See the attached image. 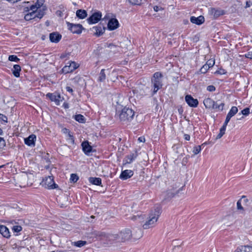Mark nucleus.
I'll list each match as a JSON object with an SVG mask.
<instances>
[{"instance_id": "obj_1", "label": "nucleus", "mask_w": 252, "mask_h": 252, "mask_svg": "<svg viewBox=\"0 0 252 252\" xmlns=\"http://www.w3.org/2000/svg\"><path fill=\"white\" fill-rule=\"evenodd\" d=\"M142 236L141 230L137 229L135 234L132 233L129 229H125L118 233H107L104 232H97L95 237L99 240L102 241L108 245H115L122 243L130 241L131 239L134 240L140 239Z\"/></svg>"}, {"instance_id": "obj_2", "label": "nucleus", "mask_w": 252, "mask_h": 252, "mask_svg": "<svg viewBox=\"0 0 252 252\" xmlns=\"http://www.w3.org/2000/svg\"><path fill=\"white\" fill-rule=\"evenodd\" d=\"M160 213L159 209H155L154 212L150 215L149 219L143 225V228L147 229L154 227L158 219Z\"/></svg>"}, {"instance_id": "obj_3", "label": "nucleus", "mask_w": 252, "mask_h": 252, "mask_svg": "<svg viewBox=\"0 0 252 252\" xmlns=\"http://www.w3.org/2000/svg\"><path fill=\"white\" fill-rule=\"evenodd\" d=\"M134 115V111L129 107H125L119 114V119L121 122H127L130 121Z\"/></svg>"}, {"instance_id": "obj_4", "label": "nucleus", "mask_w": 252, "mask_h": 252, "mask_svg": "<svg viewBox=\"0 0 252 252\" xmlns=\"http://www.w3.org/2000/svg\"><path fill=\"white\" fill-rule=\"evenodd\" d=\"M162 75L159 72H157L154 73L152 79V83L154 88L153 91L154 94L156 93L157 91L162 87Z\"/></svg>"}, {"instance_id": "obj_5", "label": "nucleus", "mask_w": 252, "mask_h": 252, "mask_svg": "<svg viewBox=\"0 0 252 252\" xmlns=\"http://www.w3.org/2000/svg\"><path fill=\"white\" fill-rule=\"evenodd\" d=\"M242 203H243L245 208L246 207H250V208H252V200H249L245 196H243L237 203V209L241 211L242 213L244 211V208L242 206Z\"/></svg>"}, {"instance_id": "obj_6", "label": "nucleus", "mask_w": 252, "mask_h": 252, "mask_svg": "<svg viewBox=\"0 0 252 252\" xmlns=\"http://www.w3.org/2000/svg\"><path fill=\"white\" fill-rule=\"evenodd\" d=\"M68 29L73 33H81L82 31L83 27L80 24H73L69 22H66Z\"/></svg>"}, {"instance_id": "obj_7", "label": "nucleus", "mask_w": 252, "mask_h": 252, "mask_svg": "<svg viewBox=\"0 0 252 252\" xmlns=\"http://www.w3.org/2000/svg\"><path fill=\"white\" fill-rule=\"evenodd\" d=\"M67 64V65L64 66L62 69V72L65 74L73 71L79 66L74 62H68Z\"/></svg>"}, {"instance_id": "obj_8", "label": "nucleus", "mask_w": 252, "mask_h": 252, "mask_svg": "<svg viewBox=\"0 0 252 252\" xmlns=\"http://www.w3.org/2000/svg\"><path fill=\"white\" fill-rule=\"evenodd\" d=\"M46 96L48 97L52 101H54L57 105H59L60 102L62 101L63 98L61 97L60 94L58 93H48Z\"/></svg>"}, {"instance_id": "obj_9", "label": "nucleus", "mask_w": 252, "mask_h": 252, "mask_svg": "<svg viewBox=\"0 0 252 252\" xmlns=\"http://www.w3.org/2000/svg\"><path fill=\"white\" fill-rule=\"evenodd\" d=\"M101 18V13L99 12L94 13L87 20L88 23L90 24L97 23Z\"/></svg>"}, {"instance_id": "obj_10", "label": "nucleus", "mask_w": 252, "mask_h": 252, "mask_svg": "<svg viewBox=\"0 0 252 252\" xmlns=\"http://www.w3.org/2000/svg\"><path fill=\"white\" fill-rule=\"evenodd\" d=\"M44 185L46 188L50 189L56 188V184L55 183L53 176H48L43 181Z\"/></svg>"}, {"instance_id": "obj_11", "label": "nucleus", "mask_w": 252, "mask_h": 252, "mask_svg": "<svg viewBox=\"0 0 252 252\" xmlns=\"http://www.w3.org/2000/svg\"><path fill=\"white\" fill-rule=\"evenodd\" d=\"M185 100L188 104L190 107H196L198 104V100L193 98L190 95H187L185 96Z\"/></svg>"}, {"instance_id": "obj_12", "label": "nucleus", "mask_w": 252, "mask_h": 252, "mask_svg": "<svg viewBox=\"0 0 252 252\" xmlns=\"http://www.w3.org/2000/svg\"><path fill=\"white\" fill-rule=\"evenodd\" d=\"M209 13L213 16L215 18H217L219 16L223 15L225 12L223 10L220 9H217L215 8H211L209 10Z\"/></svg>"}, {"instance_id": "obj_13", "label": "nucleus", "mask_w": 252, "mask_h": 252, "mask_svg": "<svg viewBox=\"0 0 252 252\" xmlns=\"http://www.w3.org/2000/svg\"><path fill=\"white\" fill-rule=\"evenodd\" d=\"M176 187L175 188L173 187L172 189H169L167 190V195L168 198H172L177 195L181 190H182L183 187L176 189Z\"/></svg>"}, {"instance_id": "obj_14", "label": "nucleus", "mask_w": 252, "mask_h": 252, "mask_svg": "<svg viewBox=\"0 0 252 252\" xmlns=\"http://www.w3.org/2000/svg\"><path fill=\"white\" fill-rule=\"evenodd\" d=\"M203 103L207 109H215L216 103L210 98H205L203 101Z\"/></svg>"}, {"instance_id": "obj_15", "label": "nucleus", "mask_w": 252, "mask_h": 252, "mask_svg": "<svg viewBox=\"0 0 252 252\" xmlns=\"http://www.w3.org/2000/svg\"><path fill=\"white\" fill-rule=\"evenodd\" d=\"M107 26L108 29L111 31L115 30L119 26V22L116 19L112 18L109 21Z\"/></svg>"}, {"instance_id": "obj_16", "label": "nucleus", "mask_w": 252, "mask_h": 252, "mask_svg": "<svg viewBox=\"0 0 252 252\" xmlns=\"http://www.w3.org/2000/svg\"><path fill=\"white\" fill-rule=\"evenodd\" d=\"M133 175V171L131 170H125L122 172L120 178L122 180H126L131 177H132Z\"/></svg>"}, {"instance_id": "obj_17", "label": "nucleus", "mask_w": 252, "mask_h": 252, "mask_svg": "<svg viewBox=\"0 0 252 252\" xmlns=\"http://www.w3.org/2000/svg\"><path fill=\"white\" fill-rule=\"evenodd\" d=\"M35 139L36 136L35 135H30L28 138H25V143L30 146H34Z\"/></svg>"}, {"instance_id": "obj_18", "label": "nucleus", "mask_w": 252, "mask_h": 252, "mask_svg": "<svg viewBox=\"0 0 252 252\" xmlns=\"http://www.w3.org/2000/svg\"><path fill=\"white\" fill-rule=\"evenodd\" d=\"M190 21L193 24L200 25L204 22L205 19L204 17L202 16H200L198 17L191 16L190 18Z\"/></svg>"}, {"instance_id": "obj_19", "label": "nucleus", "mask_w": 252, "mask_h": 252, "mask_svg": "<svg viewBox=\"0 0 252 252\" xmlns=\"http://www.w3.org/2000/svg\"><path fill=\"white\" fill-rule=\"evenodd\" d=\"M93 30L94 31V34L95 35L100 36L104 32L105 28L104 27L99 25L97 26L94 27Z\"/></svg>"}, {"instance_id": "obj_20", "label": "nucleus", "mask_w": 252, "mask_h": 252, "mask_svg": "<svg viewBox=\"0 0 252 252\" xmlns=\"http://www.w3.org/2000/svg\"><path fill=\"white\" fill-rule=\"evenodd\" d=\"M234 252H252V247L250 246H240Z\"/></svg>"}, {"instance_id": "obj_21", "label": "nucleus", "mask_w": 252, "mask_h": 252, "mask_svg": "<svg viewBox=\"0 0 252 252\" xmlns=\"http://www.w3.org/2000/svg\"><path fill=\"white\" fill-rule=\"evenodd\" d=\"M50 39L52 42H58L61 39L62 35L56 32H53L50 34Z\"/></svg>"}, {"instance_id": "obj_22", "label": "nucleus", "mask_w": 252, "mask_h": 252, "mask_svg": "<svg viewBox=\"0 0 252 252\" xmlns=\"http://www.w3.org/2000/svg\"><path fill=\"white\" fill-rule=\"evenodd\" d=\"M0 233L4 237H10L8 229L4 225H0Z\"/></svg>"}, {"instance_id": "obj_23", "label": "nucleus", "mask_w": 252, "mask_h": 252, "mask_svg": "<svg viewBox=\"0 0 252 252\" xmlns=\"http://www.w3.org/2000/svg\"><path fill=\"white\" fill-rule=\"evenodd\" d=\"M82 146L83 151L86 154L92 151V147L89 145L88 141L83 142L82 143Z\"/></svg>"}, {"instance_id": "obj_24", "label": "nucleus", "mask_w": 252, "mask_h": 252, "mask_svg": "<svg viewBox=\"0 0 252 252\" xmlns=\"http://www.w3.org/2000/svg\"><path fill=\"white\" fill-rule=\"evenodd\" d=\"M21 70V66L18 64H15L13 66L12 73L16 77L20 76V72Z\"/></svg>"}, {"instance_id": "obj_25", "label": "nucleus", "mask_w": 252, "mask_h": 252, "mask_svg": "<svg viewBox=\"0 0 252 252\" xmlns=\"http://www.w3.org/2000/svg\"><path fill=\"white\" fill-rule=\"evenodd\" d=\"M76 16L80 19H84L87 16V12L85 10L79 9L76 11Z\"/></svg>"}, {"instance_id": "obj_26", "label": "nucleus", "mask_w": 252, "mask_h": 252, "mask_svg": "<svg viewBox=\"0 0 252 252\" xmlns=\"http://www.w3.org/2000/svg\"><path fill=\"white\" fill-rule=\"evenodd\" d=\"M89 180L90 183L95 185L100 186L101 184V179L100 178L90 177Z\"/></svg>"}, {"instance_id": "obj_27", "label": "nucleus", "mask_w": 252, "mask_h": 252, "mask_svg": "<svg viewBox=\"0 0 252 252\" xmlns=\"http://www.w3.org/2000/svg\"><path fill=\"white\" fill-rule=\"evenodd\" d=\"M26 21H29L31 20H35V12H32L31 13L27 14L24 17Z\"/></svg>"}, {"instance_id": "obj_28", "label": "nucleus", "mask_w": 252, "mask_h": 252, "mask_svg": "<svg viewBox=\"0 0 252 252\" xmlns=\"http://www.w3.org/2000/svg\"><path fill=\"white\" fill-rule=\"evenodd\" d=\"M136 158L134 154L127 156L125 159V163H130Z\"/></svg>"}, {"instance_id": "obj_29", "label": "nucleus", "mask_w": 252, "mask_h": 252, "mask_svg": "<svg viewBox=\"0 0 252 252\" xmlns=\"http://www.w3.org/2000/svg\"><path fill=\"white\" fill-rule=\"evenodd\" d=\"M106 79V74L105 73V69H102L101 70L98 78V81L99 82H103Z\"/></svg>"}, {"instance_id": "obj_30", "label": "nucleus", "mask_w": 252, "mask_h": 252, "mask_svg": "<svg viewBox=\"0 0 252 252\" xmlns=\"http://www.w3.org/2000/svg\"><path fill=\"white\" fill-rule=\"evenodd\" d=\"M45 9H43L39 10L37 13L35 12V21H36V19H40L43 17L45 14Z\"/></svg>"}, {"instance_id": "obj_31", "label": "nucleus", "mask_w": 252, "mask_h": 252, "mask_svg": "<svg viewBox=\"0 0 252 252\" xmlns=\"http://www.w3.org/2000/svg\"><path fill=\"white\" fill-rule=\"evenodd\" d=\"M238 112V108L235 106H233L231 107L230 110L228 113V115L232 117L234 116Z\"/></svg>"}, {"instance_id": "obj_32", "label": "nucleus", "mask_w": 252, "mask_h": 252, "mask_svg": "<svg viewBox=\"0 0 252 252\" xmlns=\"http://www.w3.org/2000/svg\"><path fill=\"white\" fill-rule=\"evenodd\" d=\"M86 241L80 240L74 242L73 245L77 247H82L86 245Z\"/></svg>"}, {"instance_id": "obj_33", "label": "nucleus", "mask_w": 252, "mask_h": 252, "mask_svg": "<svg viewBox=\"0 0 252 252\" xmlns=\"http://www.w3.org/2000/svg\"><path fill=\"white\" fill-rule=\"evenodd\" d=\"M225 129L226 127L223 126L220 128V133L216 137V139L220 138L224 134Z\"/></svg>"}, {"instance_id": "obj_34", "label": "nucleus", "mask_w": 252, "mask_h": 252, "mask_svg": "<svg viewBox=\"0 0 252 252\" xmlns=\"http://www.w3.org/2000/svg\"><path fill=\"white\" fill-rule=\"evenodd\" d=\"M75 119L79 123H84V117L81 114L76 115L75 116Z\"/></svg>"}, {"instance_id": "obj_35", "label": "nucleus", "mask_w": 252, "mask_h": 252, "mask_svg": "<svg viewBox=\"0 0 252 252\" xmlns=\"http://www.w3.org/2000/svg\"><path fill=\"white\" fill-rule=\"evenodd\" d=\"M201 150V146H195L193 148V153L194 155H197L200 152Z\"/></svg>"}, {"instance_id": "obj_36", "label": "nucleus", "mask_w": 252, "mask_h": 252, "mask_svg": "<svg viewBox=\"0 0 252 252\" xmlns=\"http://www.w3.org/2000/svg\"><path fill=\"white\" fill-rule=\"evenodd\" d=\"M8 60L10 61L18 62L20 59L17 58L15 55H10L8 57Z\"/></svg>"}, {"instance_id": "obj_37", "label": "nucleus", "mask_w": 252, "mask_h": 252, "mask_svg": "<svg viewBox=\"0 0 252 252\" xmlns=\"http://www.w3.org/2000/svg\"><path fill=\"white\" fill-rule=\"evenodd\" d=\"M209 69L207 65L205 64L200 68L199 72L201 73H205Z\"/></svg>"}, {"instance_id": "obj_38", "label": "nucleus", "mask_w": 252, "mask_h": 252, "mask_svg": "<svg viewBox=\"0 0 252 252\" xmlns=\"http://www.w3.org/2000/svg\"><path fill=\"white\" fill-rule=\"evenodd\" d=\"M78 180V177L75 174H72L70 176V180L74 183L76 182Z\"/></svg>"}, {"instance_id": "obj_39", "label": "nucleus", "mask_w": 252, "mask_h": 252, "mask_svg": "<svg viewBox=\"0 0 252 252\" xmlns=\"http://www.w3.org/2000/svg\"><path fill=\"white\" fill-rule=\"evenodd\" d=\"M128 1L133 5H140L141 3V0H128Z\"/></svg>"}, {"instance_id": "obj_40", "label": "nucleus", "mask_w": 252, "mask_h": 252, "mask_svg": "<svg viewBox=\"0 0 252 252\" xmlns=\"http://www.w3.org/2000/svg\"><path fill=\"white\" fill-rule=\"evenodd\" d=\"M214 64H215V61L210 60L207 61V62L205 64L207 65L208 66V67L210 68V67H213V65H214Z\"/></svg>"}, {"instance_id": "obj_41", "label": "nucleus", "mask_w": 252, "mask_h": 252, "mask_svg": "<svg viewBox=\"0 0 252 252\" xmlns=\"http://www.w3.org/2000/svg\"><path fill=\"white\" fill-rule=\"evenodd\" d=\"M12 229L14 232H19L22 230V227L18 225L14 226Z\"/></svg>"}, {"instance_id": "obj_42", "label": "nucleus", "mask_w": 252, "mask_h": 252, "mask_svg": "<svg viewBox=\"0 0 252 252\" xmlns=\"http://www.w3.org/2000/svg\"><path fill=\"white\" fill-rule=\"evenodd\" d=\"M224 105V104L223 103H221L220 105H217L216 104H215V109H218L219 110L222 111L223 109Z\"/></svg>"}, {"instance_id": "obj_43", "label": "nucleus", "mask_w": 252, "mask_h": 252, "mask_svg": "<svg viewBox=\"0 0 252 252\" xmlns=\"http://www.w3.org/2000/svg\"><path fill=\"white\" fill-rule=\"evenodd\" d=\"M5 146V142L3 138L0 137V149L3 148Z\"/></svg>"}, {"instance_id": "obj_44", "label": "nucleus", "mask_w": 252, "mask_h": 252, "mask_svg": "<svg viewBox=\"0 0 252 252\" xmlns=\"http://www.w3.org/2000/svg\"><path fill=\"white\" fill-rule=\"evenodd\" d=\"M231 116H228V115H227L226 116V119H225V121L223 125V126H224V127H226V126L227 125V124L228 123V122H229L230 119H231Z\"/></svg>"}, {"instance_id": "obj_45", "label": "nucleus", "mask_w": 252, "mask_h": 252, "mask_svg": "<svg viewBox=\"0 0 252 252\" xmlns=\"http://www.w3.org/2000/svg\"><path fill=\"white\" fill-rule=\"evenodd\" d=\"M207 90L209 92H214L216 90V88L213 85H210L207 87Z\"/></svg>"}, {"instance_id": "obj_46", "label": "nucleus", "mask_w": 252, "mask_h": 252, "mask_svg": "<svg viewBox=\"0 0 252 252\" xmlns=\"http://www.w3.org/2000/svg\"><path fill=\"white\" fill-rule=\"evenodd\" d=\"M242 113L244 115H246V116L248 115L250 113V109L249 108H246L243 109L242 111Z\"/></svg>"}, {"instance_id": "obj_47", "label": "nucleus", "mask_w": 252, "mask_h": 252, "mask_svg": "<svg viewBox=\"0 0 252 252\" xmlns=\"http://www.w3.org/2000/svg\"><path fill=\"white\" fill-rule=\"evenodd\" d=\"M68 139L70 140V142L71 143H74V139H73V136L72 135H71L70 134V133H68L67 135H66Z\"/></svg>"}, {"instance_id": "obj_48", "label": "nucleus", "mask_w": 252, "mask_h": 252, "mask_svg": "<svg viewBox=\"0 0 252 252\" xmlns=\"http://www.w3.org/2000/svg\"><path fill=\"white\" fill-rule=\"evenodd\" d=\"M0 120L4 122H7V118L5 115L0 113Z\"/></svg>"}, {"instance_id": "obj_49", "label": "nucleus", "mask_w": 252, "mask_h": 252, "mask_svg": "<svg viewBox=\"0 0 252 252\" xmlns=\"http://www.w3.org/2000/svg\"><path fill=\"white\" fill-rule=\"evenodd\" d=\"M21 179L22 180H23L24 181H25V183L24 184H26L27 183V179H28V175L27 174H23L22 175H21Z\"/></svg>"}, {"instance_id": "obj_50", "label": "nucleus", "mask_w": 252, "mask_h": 252, "mask_svg": "<svg viewBox=\"0 0 252 252\" xmlns=\"http://www.w3.org/2000/svg\"><path fill=\"white\" fill-rule=\"evenodd\" d=\"M37 9H38V7H37V4L32 5L30 7V9L32 11V12H35V11L37 10Z\"/></svg>"}, {"instance_id": "obj_51", "label": "nucleus", "mask_w": 252, "mask_h": 252, "mask_svg": "<svg viewBox=\"0 0 252 252\" xmlns=\"http://www.w3.org/2000/svg\"><path fill=\"white\" fill-rule=\"evenodd\" d=\"M245 57L247 58L252 59V51L249 52L247 54H245Z\"/></svg>"}, {"instance_id": "obj_52", "label": "nucleus", "mask_w": 252, "mask_h": 252, "mask_svg": "<svg viewBox=\"0 0 252 252\" xmlns=\"http://www.w3.org/2000/svg\"><path fill=\"white\" fill-rule=\"evenodd\" d=\"M163 8H162L161 7H159V6H155L154 7V10L156 12H158L160 10H163Z\"/></svg>"}, {"instance_id": "obj_53", "label": "nucleus", "mask_w": 252, "mask_h": 252, "mask_svg": "<svg viewBox=\"0 0 252 252\" xmlns=\"http://www.w3.org/2000/svg\"><path fill=\"white\" fill-rule=\"evenodd\" d=\"M138 140L140 142H145V138L144 136H141L138 138Z\"/></svg>"}, {"instance_id": "obj_54", "label": "nucleus", "mask_w": 252, "mask_h": 252, "mask_svg": "<svg viewBox=\"0 0 252 252\" xmlns=\"http://www.w3.org/2000/svg\"><path fill=\"white\" fill-rule=\"evenodd\" d=\"M62 132L64 133V134H66V135L69 133V131L68 129L66 128H63V129H62Z\"/></svg>"}, {"instance_id": "obj_55", "label": "nucleus", "mask_w": 252, "mask_h": 252, "mask_svg": "<svg viewBox=\"0 0 252 252\" xmlns=\"http://www.w3.org/2000/svg\"><path fill=\"white\" fill-rule=\"evenodd\" d=\"M252 5V2L250 1H247L246 2V6L245 7L246 8H248V7H250L251 5Z\"/></svg>"}, {"instance_id": "obj_56", "label": "nucleus", "mask_w": 252, "mask_h": 252, "mask_svg": "<svg viewBox=\"0 0 252 252\" xmlns=\"http://www.w3.org/2000/svg\"><path fill=\"white\" fill-rule=\"evenodd\" d=\"M184 137L185 139H186V140L189 141L190 139V136L189 134H184Z\"/></svg>"}, {"instance_id": "obj_57", "label": "nucleus", "mask_w": 252, "mask_h": 252, "mask_svg": "<svg viewBox=\"0 0 252 252\" xmlns=\"http://www.w3.org/2000/svg\"><path fill=\"white\" fill-rule=\"evenodd\" d=\"M66 90L67 92H69V93H72L73 92V90L71 88H70V87H66Z\"/></svg>"}, {"instance_id": "obj_58", "label": "nucleus", "mask_w": 252, "mask_h": 252, "mask_svg": "<svg viewBox=\"0 0 252 252\" xmlns=\"http://www.w3.org/2000/svg\"><path fill=\"white\" fill-rule=\"evenodd\" d=\"M37 4V6L38 8H39V7H40V6H41V4L39 3V0H38V1H37V2L36 3V4Z\"/></svg>"}, {"instance_id": "obj_59", "label": "nucleus", "mask_w": 252, "mask_h": 252, "mask_svg": "<svg viewBox=\"0 0 252 252\" xmlns=\"http://www.w3.org/2000/svg\"><path fill=\"white\" fill-rule=\"evenodd\" d=\"M37 4V6L38 8H39V7H40V6H41V4L39 3V0H38V1H37V2L36 3V4Z\"/></svg>"}, {"instance_id": "obj_60", "label": "nucleus", "mask_w": 252, "mask_h": 252, "mask_svg": "<svg viewBox=\"0 0 252 252\" xmlns=\"http://www.w3.org/2000/svg\"><path fill=\"white\" fill-rule=\"evenodd\" d=\"M3 133L2 130L0 128V135H2Z\"/></svg>"}, {"instance_id": "obj_61", "label": "nucleus", "mask_w": 252, "mask_h": 252, "mask_svg": "<svg viewBox=\"0 0 252 252\" xmlns=\"http://www.w3.org/2000/svg\"><path fill=\"white\" fill-rule=\"evenodd\" d=\"M206 144H207V142H205V143H203L201 146V147H203L204 145H206Z\"/></svg>"}, {"instance_id": "obj_62", "label": "nucleus", "mask_w": 252, "mask_h": 252, "mask_svg": "<svg viewBox=\"0 0 252 252\" xmlns=\"http://www.w3.org/2000/svg\"><path fill=\"white\" fill-rule=\"evenodd\" d=\"M74 79H75V80L76 81V80H79V79H80V78H79V77H76V78H74Z\"/></svg>"}, {"instance_id": "obj_63", "label": "nucleus", "mask_w": 252, "mask_h": 252, "mask_svg": "<svg viewBox=\"0 0 252 252\" xmlns=\"http://www.w3.org/2000/svg\"><path fill=\"white\" fill-rule=\"evenodd\" d=\"M64 57H65V56L64 55H62L61 56V58H64Z\"/></svg>"}, {"instance_id": "obj_64", "label": "nucleus", "mask_w": 252, "mask_h": 252, "mask_svg": "<svg viewBox=\"0 0 252 252\" xmlns=\"http://www.w3.org/2000/svg\"><path fill=\"white\" fill-rule=\"evenodd\" d=\"M189 23V21L188 20L184 21V23L185 24H187V23Z\"/></svg>"}]
</instances>
